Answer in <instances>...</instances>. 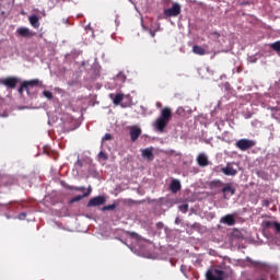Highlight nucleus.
Returning a JSON list of instances; mask_svg holds the SVG:
<instances>
[{
  "mask_svg": "<svg viewBox=\"0 0 280 280\" xmlns=\"http://www.w3.org/2000/svg\"><path fill=\"white\" fill-rule=\"evenodd\" d=\"M172 120V108L164 107L161 110L160 117L155 120V128L159 132H163L167 128V124Z\"/></svg>",
  "mask_w": 280,
  "mask_h": 280,
  "instance_id": "obj_1",
  "label": "nucleus"
},
{
  "mask_svg": "<svg viewBox=\"0 0 280 280\" xmlns=\"http://www.w3.org/2000/svg\"><path fill=\"white\" fill-rule=\"evenodd\" d=\"M257 145V142L255 140H248V139H240L236 141L235 147L238 148L242 152H246V150H250V148H255Z\"/></svg>",
  "mask_w": 280,
  "mask_h": 280,
  "instance_id": "obj_2",
  "label": "nucleus"
},
{
  "mask_svg": "<svg viewBox=\"0 0 280 280\" xmlns=\"http://www.w3.org/2000/svg\"><path fill=\"white\" fill-rule=\"evenodd\" d=\"M207 280H224V271L221 269H209L206 273Z\"/></svg>",
  "mask_w": 280,
  "mask_h": 280,
  "instance_id": "obj_3",
  "label": "nucleus"
},
{
  "mask_svg": "<svg viewBox=\"0 0 280 280\" xmlns=\"http://www.w3.org/2000/svg\"><path fill=\"white\" fill-rule=\"evenodd\" d=\"M182 9H180V4L178 2H174L172 4V8L168 9H164V15H166L167 18H176L180 14Z\"/></svg>",
  "mask_w": 280,
  "mask_h": 280,
  "instance_id": "obj_4",
  "label": "nucleus"
},
{
  "mask_svg": "<svg viewBox=\"0 0 280 280\" xmlns=\"http://www.w3.org/2000/svg\"><path fill=\"white\" fill-rule=\"evenodd\" d=\"M0 84H2V86H7V89H16V84H19V78L7 77L3 79H0Z\"/></svg>",
  "mask_w": 280,
  "mask_h": 280,
  "instance_id": "obj_5",
  "label": "nucleus"
},
{
  "mask_svg": "<svg viewBox=\"0 0 280 280\" xmlns=\"http://www.w3.org/2000/svg\"><path fill=\"white\" fill-rule=\"evenodd\" d=\"M221 191L223 194V200H229L231 196H235V187L231 183L223 184Z\"/></svg>",
  "mask_w": 280,
  "mask_h": 280,
  "instance_id": "obj_6",
  "label": "nucleus"
},
{
  "mask_svg": "<svg viewBox=\"0 0 280 280\" xmlns=\"http://www.w3.org/2000/svg\"><path fill=\"white\" fill-rule=\"evenodd\" d=\"M141 133H142L141 127H138V126L129 127V135L132 143H135V141H137L139 137H141Z\"/></svg>",
  "mask_w": 280,
  "mask_h": 280,
  "instance_id": "obj_7",
  "label": "nucleus"
},
{
  "mask_svg": "<svg viewBox=\"0 0 280 280\" xmlns=\"http://www.w3.org/2000/svg\"><path fill=\"white\" fill-rule=\"evenodd\" d=\"M102 205H106V197L104 196H97L88 202V207H102Z\"/></svg>",
  "mask_w": 280,
  "mask_h": 280,
  "instance_id": "obj_8",
  "label": "nucleus"
},
{
  "mask_svg": "<svg viewBox=\"0 0 280 280\" xmlns=\"http://www.w3.org/2000/svg\"><path fill=\"white\" fill-rule=\"evenodd\" d=\"M16 34L22 36V38H32L33 36H35L34 32H31V30L27 27H19L16 30Z\"/></svg>",
  "mask_w": 280,
  "mask_h": 280,
  "instance_id": "obj_9",
  "label": "nucleus"
},
{
  "mask_svg": "<svg viewBox=\"0 0 280 280\" xmlns=\"http://www.w3.org/2000/svg\"><path fill=\"white\" fill-rule=\"evenodd\" d=\"M221 172L225 176H236L237 175V170L233 168V166H231V164H226L225 167H222Z\"/></svg>",
  "mask_w": 280,
  "mask_h": 280,
  "instance_id": "obj_10",
  "label": "nucleus"
},
{
  "mask_svg": "<svg viewBox=\"0 0 280 280\" xmlns=\"http://www.w3.org/2000/svg\"><path fill=\"white\" fill-rule=\"evenodd\" d=\"M141 152L143 159H147V161H154V153L152 148L143 149Z\"/></svg>",
  "mask_w": 280,
  "mask_h": 280,
  "instance_id": "obj_11",
  "label": "nucleus"
},
{
  "mask_svg": "<svg viewBox=\"0 0 280 280\" xmlns=\"http://www.w3.org/2000/svg\"><path fill=\"white\" fill-rule=\"evenodd\" d=\"M197 163L200 167H207V165H209V158H207L205 153H201L197 156Z\"/></svg>",
  "mask_w": 280,
  "mask_h": 280,
  "instance_id": "obj_12",
  "label": "nucleus"
},
{
  "mask_svg": "<svg viewBox=\"0 0 280 280\" xmlns=\"http://www.w3.org/2000/svg\"><path fill=\"white\" fill-rule=\"evenodd\" d=\"M265 229H276V233H280V223L277 221H265L264 223Z\"/></svg>",
  "mask_w": 280,
  "mask_h": 280,
  "instance_id": "obj_13",
  "label": "nucleus"
},
{
  "mask_svg": "<svg viewBox=\"0 0 280 280\" xmlns=\"http://www.w3.org/2000/svg\"><path fill=\"white\" fill-rule=\"evenodd\" d=\"M180 180L178 179H173L171 182V185H170V189L172 191V194H178V190L180 189Z\"/></svg>",
  "mask_w": 280,
  "mask_h": 280,
  "instance_id": "obj_14",
  "label": "nucleus"
},
{
  "mask_svg": "<svg viewBox=\"0 0 280 280\" xmlns=\"http://www.w3.org/2000/svg\"><path fill=\"white\" fill-rule=\"evenodd\" d=\"M221 222L228 224V226H233L235 224V217H233V214H226L221 219Z\"/></svg>",
  "mask_w": 280,
  "mask_h": 280,
  "instance_id": "obj_15",
  "label": "nucleus"
},
{
  "mask_svg": "<svg viewBox=\"0 0 280 280\" xmlns=\"http://www.w3.org/2000/svg\"><path fill=\"white\" fill-rule=\"evenodd\" d=\"M110 100H113L115 106H119L121 102H124V94L118 93V94H109Z\"/></svg>",
  "mask_w": 280,
  "mask_h": 280,
  "instance_id": "obj_16",
  "label": "nucleus"
},
{
  "mask_svg": "<svg viewBox=\"0 0 280 280\" xmlns=\"http://www.w3.org/2000/svg\"><path fill=\"white\" fill-rule=\"evenodd\" d=\"M28 21H30L32 27H34L35 30H38L40 27V22H39L38 15H31L28 18Z\"/></svg>",
  "mask_w": 280,
  "mask_h": 280,
  "instance_id": "obj_17",
  "label": "nucleus"
},
{
  "mask_svg": "<svg viewBox=\"0 0 280 280\" xmlns=\"http://www.w3.org/2000/svg\"><path fill=\"white\" fill-rule=\"evenodd\" d=\"M192 51L197 56H206V54H207V50L202 46H199V45H195L192 47Z\"/></svg>",
  "mask_w": 280,
  "mask_h": 280,
  "instance_id": "obj_18",
  "label": "nucleus"
},
{
  "mask_svg": "<svg viewBox=\"0 0 280 280\" xmlns=\"http://www.w3.org/2000/svg\"><path fill=\"white\" fill-rule=\"evenodd\" d=\"M24 84L26 85V89L30 91V88H32V86H40V80L33 79L30 81H24Z\"/></svg>",
  "mask_w": 280,
  "mask_h": 280,
  "instance_id": "obj_19",
  "label": "nucleus"
},
{
  "mask_svg": "<svg viewBox=\"0 0 280 280\" xmlns=\"http://www.w3.org/2000/svg\"><path fill=\"white\" fill-rule=\"evenodd\" d=\"M210 187L211 189L215 187H224V183H222V180L220 179H213L212 182H210Z\"/></svg>",
  "mask_w": 280,
  "mask_h": 280,
  "instance_id": "obj_20",
  "label": "nucleus"
},
{
  "mask_svg": "<svg viewBox=\"0 0 280 280\" xmlns=\"http://www.w3.org/2000/svg\"><path fill=\"white\" fill-rule=\"evenodd\" d=\"M66 189H70V191H86V188L84 186H66Z\"/></svg>",
  "mask_w": 280,
  "mask_h": 280,
  "instance_id": "obj_21",
  "label": "nucleus"
},
{
  "mask_svg": "<svg viewBox=\"0 0 280 280\" xmlns=\"http://www.w3.org/2000/svg\"><path fill=\"white\" fill-rule=\"evenodd\" d=\"M270 48H271L273 51H277L278 55L280 56V40L272 43V44L270 45Z\"/></svg>",
  "mask_w": 280,
  "mask_h": 280,
  "instance_id": "obj_22",
  "label": "nucleus"
},
{
  "mask_svg": "<svg viewBox=\"0 0 280 280\" xmlns=\"http://www.w3.org/2000/svg\"><path fill=\"white\" fill-rule=\"evenodd\" d=\"M115 209H117V205L116 203H112V205L103 207L102 211H115Z\"/></svg>",
  "mask_w": 280,
  "mask_h": 280,
  "instance_id": "obj_23",
  "label": "nucleus"
},
{
  "mask_svg": "<svg viewBox=\"0 0 280 280\" xmlns=\"http://www.w3.org/2000/svg\"><path fill=\"white\" fill-rule=\"evenodd\" d=\"M83 198H86V197L84 195H78L72 199H70V205H73V202H80V200H82Z\"/></svg>",
  "mask_w": 280,
  "mask_h": 280,
  "instance_id": "obj_24",
  "label": "nucleus"
},
{
  "mask_svg": "<svg viewBox=\"0 0 280 280\" xmlns=\"http://www.w3.org/2000/svg\"><path fill=\"white\" fill-rule=\"evenodd\" d=\"M179 211H182V213H187L189 211V205L184 203L179 206Z\"/></svg>",
  "mask_w": 280,
  "mask_h": 280,
  "instance_id": "obj_25",
  "label": "nucleus"
},
{
  "mask_svg": "<svg viewBox=\"0 0 280 280\" xmlns=\"http://www.w3.org/2000/svg\"><path fill=\"white\" fill-rule=\"evenodd\" d=\"M128 235H129V237H131L132 240H139V234L138 233H136V232H130V231H127L126 232Z\"/></svg>",
  "mask_w": 280,
  "mask_h": 280,
  "instance_id": "obj_26",
  "label": "nucleus"
},
{
  "mask_svg": "<svg viewBox=\"0 0 280 280\" xmlns=\"http://www.w3.org/2000/svg\"><path fill=\"white\" fill-rule=\"evenodd\" d=\"M23 91H26L27 93H30V90H27V85L25 84V82H23L21 84V86L19 88V93H23Z\"/></svg>",
  "mask_w": 280,
  "mask_h": 280,
  "instance_id": "obj_27",
  "label": "nucleus"
},
{
  "mask_svg": "<svg viewBox=\"0 0 280 280\" xmlns=\"http://www.w3.org/2000/svg\"><path fill=\"white\" fill-rule=\"evenodd\" d=\"M98 159H101L102 161H108V155L104 151H101L98 153Z\"/></svg>",
  "mask_w": 280,
  "mask_h": 280,
  "instance_id": "obj_28",
  "label": "nucleus"
},
{
  "mask_svg": "<svg viewBox=\"0 0 280 280\" xmlns=\"http://www.w3.org/2000/svg\"><path fill=\"white\" fill-rule=\"evenodd\" d=\"M43 93H44V96L47 97V100H54V93H51L47 90H45Z\"/></svg>",
  "mask_w": 280,
  "mask_h": 280,
  "instance_id": "obj_29",
  "label": "nucleus"
},
{
  "mask_svg": "<svg viewBox=\"0 0 280 280\" xmlns=\"http://www.w3.org/2000/svg\"><path fill=\"white\" fill-rule=\"evenodd\" d=\"M116 80H119L120 82H126V77L124 73H119L117 77H116Z\"/></svg>",
  "mask_w": 280,
  "mask_h": 280,
  "instance_id": "obj_30",
  "label": "nucleus"
},
{
  "mask_svg": "<svg viewBox=\"0 0 280 280\" xmlns=\"http://www.w3.org/2000/svg\"><path fill=\"white\" fill-rule=\"evenodd\" d=\"M113 139V136L110 133H105V136L102 138V141H110Z\"/></svg>",
  "mask_w": 280,
  "mask_h": 280,
  "instance_id": "obj_31",
  "label": "nucleus"
},
{
  "mask_svg": "<svg viewBox=\"0 0 280 280\" xmlns=\"http://www.w3.org/2000/svg\"><path fill=\"white\" fill-rule=\"evenodd\" d=\"M93 191V188L91 186L88 187V191L83 194L85 198H89L91 196V192Z\"/></svg>",
  "mask_w": 280,
  "mask_h": 280,
  "instance_id": "obj_32",
  "label": "nucleus"
},
{
  "mask_svg": "<svg viewBox=\"0 0 280 280\" xmlns=\"http://www.w3.org/2000/svg\"><path fill=\"white\" fill-rule=\"evenodd\" d=\"M262 206L270 207V200H268V199L262 200Z\"/></svg>",
  "mask_w": 280,
  "mask_h": 280,
  "instance_id": "obj_33",
  "label": "nucleus"
},
{
  "mask_svg": "<svg viewBox=\"0 0 280 280\" xmlns=\"http://www.w3.org/2000/svg\"><path fill=\"white\" fill-rule=\"evenodd\" d=\"M210 36H213L214 38H219L220 37V33L212 32V33H210Z\"/></svg>",
  "mask_w": 280,
  "mask_h": 280,
  "instance_id": "obj_34",
  "label": "nucleus"
},
{
  "mask_svg": "<svg viewBox=\"0 0 280 280\" xmlns=\"http://www.w3.org/2000/svg\"><path fill=\"white\" fill-rule=\"evenodd\" d=\"M20 220H25L27 218V214L25 212L20 213Z\"/></svg>",
  "mask_w": 280,
  "mask_h": 280,
  "instance_id": "obj_35",
  "label": "nucleus"
},
{
  "mask_svg": "<svg viewBox=\"0 0 280 280\" xmlns=\"http://www.w3.org/2000/svg\"><path fill=\"white\" fill-rule=\"evenodd\" d=\"M165 225L163 224V222H158L156 223V229H163Z\"/></svg>",
  "mask_w": 280,
  "mask_h": 280,
  "instance_id": "obj_36",
  "label": "nucleus"
},
{
  "mask_svg": "<svg viewBox=\"0 0 280 280\" xmlns=\"http://www.w3.org/2000/svg\"><path fill=\"white\" fill-rule=\"evenodd\" d=\"M150 34H151L152 38H154L156 36V33H154V31H151Z\"/></svg>",
  "mask_w": 280,
  "mask_h": 280,
  "instance_id": "obj_37",
  "label": "nucleus"
},
{
  "mask_svg": "<svg viewBox=\"0 0 280 280\" xmlns=\"http://www.w3.org/2000/svg\"><path fill=\"white\" fill-rule=\"evenodd\" d=\"M183 110H185V109H183V107H179V108L177 109V113H183Z\"/></svg>",
  "mask_w": 280,
  "mask_h": 280,
  "instance_id": "obj_38",
  "label": "nucleus"
},
{
  "mask_svg": "<svg viewBox=\"0 0 280 280\" xmlns=\"http://www.w3.org/2000/svg\"><path fill=\"white\" fill-rule=\"evenodd\" d=\"M197 226H200V224L194 223L192 228H194V229H197Z\"/></svg>",
  "mask_w": 280,
  "mask_h": 280,
  "instance_id": "obj_39",
  "label": "nucleus"
},
{
  "mask_svg": "<svg viewBox=\"0 0 280 280\" xmlns=\"http://www.w3.org/2000/svg\"><path fill=\"white\" fill-rule=\"evenodd\" d=\"M77 163L80 165V167H82V162H80V160Z\"/></svg>",
  "mask_w": 280,
  "mask_h": 280,
  "instance_id": "obj_40",
  "label": "nucleus"
}]
</instances>
